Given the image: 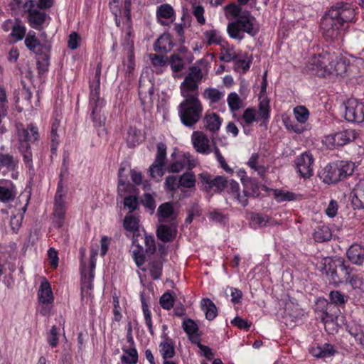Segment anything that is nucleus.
<instances>
[{"label": "nucleus", "mask_w": 364, "mask_h": 364, "mask_svg": "<svg viewBox=\"0 0 364 364\" xmlns=\"http://www.w3.org/2000/svg\"><path fill=\"white\" fill-rule=\"evenodd\" d=\"M203 79L201 69L198 66H191L188 75L181 83V93H199L198 84Z\"/></svg>", "instance_id": "9"}, {"label": "nucleus", "mask_w": 364, "mask_h": 364, "mask_svg": "<svg viewBox=\"0 0 364 364\" xmlns=\"http://www.w3.org/2000/svg\"><path fill=\"white\" fill-rule=\"evenodd\" d=\"M178 223H159L156 228V236L164 242L173 241L178 232Z\"/></svg>", "instance_id": "15"}, {"label": "nucleus", "mask_w": 364, "mask_h": 364, "mask_svg": "<svg viewBox=\"0 0 364 364\" xmlns=\"http://www.w3.org/2000/svg\"><path fill=\"white\" fill-rule=\"evenodd\" d=\"M323 269L329 282L337 286L348 279L351 267L346 264L343 258L338 257L326 258Z\"/></svg>", "instance_id": "7"}, {"label": "nucleus", "mask_w": 364, "mask_h": 364, "mask_svg": "<svg viewBox=\"0 0 364 364\" xmlns=\"http://www.w3.org/2000/svg\"><path fill=\"white\" fill-rule=\"evenodd\" d=\"M48 50L47 51H34L33 53L38 55V58L37 59V68H38V75L41 76L43 75L46 71L48 70V67L50 65L49 60H50V48L51 46L50 44L47 46Z\"/></svg>", "instance_id": "30"}, {"label": "nucleus", "mask_w": 364, "mask_h": 364, "mask_svg": "<svg viewBox=\"0 0 364 364\" xmlns=\"http://www.w3.org/2000/svg\"><path fill=\"white\" fill-rule=\"evenodd\" d=\"M314 162L313 155L306 151L295 159L294 164L299 175L304 178H308L313 176Z\"/></svg>", "instance_id": "13"}, {"label": "nucleus", "mask_w": 364, "mask_h": 364, "mask_svg": "<svg viewBox=\"0 0 364 364\" xmlns=\"http://www.w3.org/2000/svg\"><path fill=\"white\" fill-rule=\"evenodd\" d=\"M294 114L296 121L299 123H305L309 116V110L304 106H297L294 109Z\"/></svg>", "instance_id": "52"}, {"label": "nucleus", "mask_w": 364, "mask_h": 364, "mask_svg": "<svg viewBox=\"0 0 364 364\" xmlns=\"http://www.w3.org/2000/svg\"><path fill=\"white\" fill-rule=\"evenodd\" d=\"M173 15L174 10L169 4H162L157 8L156 17L161 24H164V22L161 20V18H171Z\"/></svg>", "instance_id": "45"}, {"label": "nucleus", "mask_w": 364, "mask_h": 364, "mask_svg": "<svg viewBox=\"0 0 364 364\" xmlns=\"http://www.w3.org/2000/svg\"><path fill=\"white\" fill-rule=\"evenodd\" d=\"M124 355L121 357L122 364H136L138 362V353L135 347L129 349L122 348Z\"/></svg>", "instance_id": "40"}, {"label": "nucleus", "mask_w": 364, "mask_h": 364, "mask_svg": "<svg viewBox=\"0 0 364 364\" xmlns=\"http://www.w3.org/2000/svg\"><path fill=\"white\" fill-rule=\"evenodd\" d=\"M26 34V28L21 24V21L16 20L15 24L13 26L12 32L11 35L16 38V40L21 41L23 38Z\"/></svg>", "instance_id": "55"}, {"label": "nucleus", "mask_w": 364, "mask_h": 364, "mask_svg": "<svg viewBox=\"0 0 364 364\" xmlns=\"http://www.w3.org/2000/svg\"><path fill=\"white\" fill-rule=\"evenodd\" d=\"M338 167L339 168L341 179L346 178L347 176L353 174L355 168L354 163L351 161H338Z\"/></svg>", "instance_id": "46"}, {"label": "nucleus", "mask_w": 364, "mask_h": 364, "mask_svg": "<svg viewBox=\"0 0 364 364\" xmlns=\"http://www.w3.org/2000/svg\"><path fill=\"white\" fill-rule=\"evenodd\" d=\"M355 138L356 133L355 130L349 129L326 136L325 142L328 146H342L354 141Z\"/></svg>", "instance_id": "12"}, {"label": "nucleus", "mask_w": 364, "mask_h": 364, "mask_svg": "<svg viewBox=\"0 0 364 364\" xmlns=\"http://www.w3.org/2000/svg\"><path fill=\"white\" fill-rule=\"evenodd\" d=\"M332 232L327 225L318 226L313 234V238L316 242H324L331 240Z\"/></svg>", "instance_id": "34"}, {"label": "nucleus", "mask_w": 364, "mask_h": 364, "mask_svg": "<svg viewBox=\"0 0 364 364\" xmlns=\"http://www.w3.org/2000/svg\"><path fill=\"white\" fill-rule=\"evenodd\" d=\"M183 331L189 336L196 334L198 331L197 323L191 318L183 321L182 324Z\"/></svg>", "instance_id": "58"}, {"label": "nucleus", "mask_w": 364, "mask_h": 364, "mask_svg": "<svg viewBox=\"0 0 364 364\" xmlns=\"http://www.w3.org/2000/svg\"><path fill=\"white\" fill-rule=\"evenodd\" d=\"M163 271V262L161 259H154L149 263V274L154 280L161 278Z\"/></svg>", "instance_id": "43"}, {"label": "nucleus", "mask_w": 364, "mask_h": 364, "mask_svg": "<svg viewBox=\"0 0 364 364\" xmlns=\"http://www.w3.org/2000/svg\"><path fill=\"white\" fill-rule=\"evenodd\" d=\"M348 65L347 59L340 53L326 50L312 59L309 69L318 77L343 76Z\"/></svg>", "instance_id": "2"}, {"label": "nucleus", "mask_w": 364, "mask_h": 364, "mask_svg": "<svg viewBox=\"0 0 364 364\" xmlns=\"http://www.w3.org/2000/svg\"><path fill=\"white\" fill-rule=\"evenodd\" d=\"M228 104L232 112L239 109L242 107V100L236 92H231L228 96Z\"/></svg>", "instance_id": "53"}, {"label": "nucleus", "mask_w": 364, "mask_h": 364, "mask_svg": "<svg viewBox=\"0 0 364 364\" xmlns=\"http://www.w3.org/2000/svg\"><path fill=\"white\" fill-rule=\"evenodd\" d=\"M344 283L350 284L353 289H360L364 286L363 278L353 272V268H351L349 277Z\"/></svg>", "instance_id": "49"}, {"label": "nucleus", "mask_w": 364, "mask_h": 364, "mask_svg": "<svg viewBox=\"0 0 364 364\" xmlns=\"http://www.w3.org/2000/svg\"><path fill=\"white\" fill-rule=\"evenodd\" d=\"M244 186V197L257 198L260 195L259 182L256 178H246L242 179Z\"/></svg>", "instance_id": "28"}, {"label": "nucleus", "mask_w": 364, "mask_h": 364, "mask_svg": "<svg viewBox=\"0 0 364 364\" xmlns=\"http://www.w3.org/2000/svg\"><path fill=\"white\" fill-rule=\"evenodd\" d=\"M17 162L13 155L0 151V167H5L9 171H14L16 167Z\"/></svg>", "instance_id": "42"}, {"label": "nucleus", "mask_w": 364, "mask_h": 364, "mask_svg": "<svg viewBox=\"0 0 364 364\" xmlns=\"http://www.w3.org/2000/svg\"><path fill=\"white\" fill-rule=\"evenodd\" d=\"M140 203L146 208L151 210V213H154L156 208V203L154 198L150 193H144L141 198Z\"/></svg>", "instance_id": "60"}, {"label": "nucleus", "mask_w": 364, "mask_h": 364, "mask_svg": "<svg viewBox=\"0 0 364 364\" xmlns=\"http://www.w3.org/2000/svg\"><path fill=\"white\" fill-rule=\"evenodd\" d=\"M179 212L174 207L173 202L161 203L156 212L159 223H178Z\"/></svg>", "instance_id": "14"}, {"label": "nucleus", "mask_w": 364, "mask_h": 364, "mask_svg": "<svg viewBox=\"0 0 364 364\" xmlns=\"http://www.w3.org/2000/svg\"><path fill=\"white\" fill-rule=\"evenodd\" d=\"M159 303L163 309L170 310L173 306L174 298L169 292H166L161 296Z\"/></svg>", "instance_id": "59"}, {"label": "nucleus", "mask_w": 364, "mask_h": 364, "mask_svg": "<svg viewBox=\"0 0 364 364\" xmlns=\"http://www.w3.org/2000/svg\"><path fill=\"white\" fill-rule=\"evenodd\" d=\"M180 187L191 188L196 185L195 175L192 172H186L178 177Z\"/></svg>", "instance_id": "48"}, {"label": "nucleus", "mask_w": 364, "mask_h": 364, "mask_svg": "<svg viewBox=\"0 0 364 364\" xmlns=\"http://www.w3.org/2000/svg\"><path fill=\"white\" fill-rule=\"evenodd\" d=\"M17 135L20 141L19 150L23 155V159L26 166L29 169H33V160L31 146L28 141H36L39 138L38 128L33 124H29L27 128L18 127Z\"/></svg>", "instance_id": "6"}, {"label": "nucleus", "mask_w": 364, "mask_h": 364, "mask_svg": "<svg viewBox=\"0 0 364 364\" xmlns=\"http://www.w3.org/2000/svg\"><path fill=\"white\" fill-rule=\"evenodd\" d=\"M330 304L338 307L343 306L348 301V296L342 294L340 291L333 290L329 293Z\"/></svg>", "instance_id": "41"}, {"label": "nucleus", "mask_w": 364, "mask_h": 364, "mask_svg": "<svg viewBox=\"0 0 364 364\" xmlns=\"http://www.w3.org/2000/svg\"><path fill=\"white\" fill-rule=\"evenodd\" d=\"M205 127L212 132L219 130L221 126V119L216 113H212L206 115L205 117Z\"/></svg>", "instance_id": "38"}, {"label": "nucleus", "mask_w": 364, "mask_h": 364, "mask_svg": "<svg viewBox=\"0 0 364 364\" xmlns=\"http://www.w3.org/2000/svg\"><path fill=\"white\" fill-rule=\"evenodd\" d=\"M193 55L189 53V56L181 57L178 53H173L168 58V64L173 73H179L185 68V61L188 63H192Z\"/></svg>", "instance_id": "22"}, {"label": "nucleus", "mask_w": 364, "mask_h": 364, "mask_svg": "<svg viewBox=\"0 0 364 364\" xmlns=\"http://www.w3.org/2000/svg\"><path fill=\"white\" fill-rule=\"evenodd\" d=\"M154 95V85L150 81L148 83L139 82V97L142 104L152 102Z\"/></svg>", "instance_id": "31"}, {"label": "nucleus", "mask_w": 364, "mask_h": 364, "mask_svg": "<svg viewBox=\"0 0 364 364\" xmlns=\"http://www.w3.org/2000/svg\"><path fill=\"white\" fill-rule=\"evenodd\" d=\"M201 309L205 311V318L209 321L213 320L218 314L215 304L208 298H203L200 302Z\"/></svg>", "instance_id": "35"}, {"label": "nucleus", "mask_w": 364, "mask_h": 364, "mask_svg": "<svg viewBox=\"0 0 364 364\" xmlns=\"http://www.w3.org/2000/svg\"><path fill=\"white\" fill-rule=\"evenodd\" d=\"M101 66L97 65L94 79L90 81L89 109L91 111L92 120L95 127H103L106 118L102 109L105 105L104 98L100 97Z\"/></svg>", "instance_id": "4"}, {"label": "nucleus", "mask_w": 364, "mask_h": 364, "mask_svg": "<svg viewBox=\"0 0 364 364\" xmlns=\"http://www.w3.org/2000/svg\"><path fill=\"white\" fill-rule=\"evenodd\" d=\"M38 296L39 301L43 304H50L53 301V292L48 282L46 281L41 284Z\"/></svg>", "instance_id": "33"}, {"label": "nucleus", "mask_w": 364, "mask_h": 364, "mask_svg": "<svg viewBox=\"0 0 364 364\" xmlns=\"http://www.w3.org/2000/svg\"><path fill=\"white\" fill-rule=\"evenodd\" d=\"M166 159V145L160 142L157 144V153L154 164L149 168L151 176H154V168H157L158 173H161V168L165 165Z\"/></svg>", "instance_id": "21"}, {"label": "nucleus", "mask_w": 364, "mask_h": 364, "mask_svg": "<svg viewBox=\"0 0 364 364\" xmlns=\"http://www.w3.org/2000/svg\"><path fill=\"white\" fill-rule=\"evenodd\" d=\"M310 353L318 358H326L334 355L336 350L334 346L330 343H324L323 345L312 346L309 350Z\"/></svg>", "instance_id": "27"}, {"label": "nucleus", "mask_w": 364, "mask_h": 364, "mask_svg": "<svg viewBox=\"0 0 364 364\" xmlns=\"http://www.w3.org/2000/svg\"><path fill=\"white\" fill-rule=\"evenodd\" d=\"M25 45L27 48L32 52H43L47 51V46L50 45V43L48 41L41 43L39 40L36 37L35 32L30 31L25 38Z\"/></svg>", "instance_id": "24"}, {"label": "nucleus", "mask_w": 364, "mask_h": 364, "mask_svg": "<svg viewBox=\"0 0 364 364\" xmlns=\"http://www.w3.org/2000/svg\"><path fill=\"white\" fill-rule=\"evenodd\" d=\"M14 198L15 194L10 188L0 186V201L6 203L13 200Z\"/></svg>", "instance_id": "61"}, {"label": "nucleus", "mask_w": 364, "mask_h": 364, "mask_svg": "<svg viewBox=\"0 0 364 364\" xmlns=\"http://www.w3.org/2000/svg\"><path fill=\"white\" fill-rule=\"evenodd\" d=\"M242 119L247 124H250L256 120V111L254 108H247L242 114Z\"/></svg>", "instance_id": "64"}, {"label": "nucleus", "mask_w": 364, "mask_h": 364, "mask_svg": "<svg viewBox=\"0 0 364 364\" xmlns=\"http://www.w3.org/2000/svg\"><path fill=\"white\" fill-rule=\"evenodd\" d=\"M259 31V25L250 11L244 10L242 14L235 21L230 22L227 26V31L230 38L242 41L247 33L251 37L256 36Z\"/></svg>", "instance_id": "5"}, {"label": "nucleus", "mask_w": 364, "mask_h": 364, "mask_svg": "<svg viewBox=\"0 0 364 364\" xmlns=\"http://www.w3.org/2000/svg\"><path fill=\"white\" fill-rule=\"evenodd\" d=\"M351 204L353 209L364 208V178L360 179L351 193Z\"/></svg>", "instance_id": "20"}, {"label": "nucleus", "mask_w": 364, "mask_h": 364, "mask_svg": "<svg viewBox=\"0 0 364 364\" xmlns=\"http://www.w3.org/2000/svg\"><path fill=\"white\" fill-rule=\"evenodd\" d=\"M225 11L231 14L234 18H237L240 16L243 11L242 8L235 3H230L225 6Z\"/></svg>", "instance_id": "63"}, {"label": "nucleus", "mask_w": 364, "mask_h": 364, "mask_svg": "<svg viewBox=\"0 0 364 364\" xmlns=\"http://www.w3.org/2000/svg\"><path fill=\"white\" fill-rule=\"evenodd\" d=\"M132 245L137 247L136 250H134L132 252V258L134 260L136 265L141 268V265L145 262V255L143 252L144 248L139 242L138 245L136 244Z\"/></svg>", "instance_id": "51"}, {"label": "nucleus", "mask_w": 364, "mask_h": 364, "mask_svg": "<svg viewBox=\"0 0 364 364\" xmlns=\"http://www.w3.org/2000/svg\"><path fill=\"white\" fill-rule=\"evenodd\" d=\"M198 178L206 191L214 189L215 192L220 193L228 186V180L222 176L213 177L208 173L203 172Z\"/></svg>", "instance_id": "11"}, {"label": "nucleus", "mask_w": 364, "mask_h": 364, "mask_svg": "<svg viewBox=\"0 0 364 364\" xmlns=\"http://www.w3.org/2000/svg\"><path fill=\"white\" fill-rule=\"evenodd\" d=\"M174 46L172 41V36L168 33H164L155 41L154 50L156 52L167 53L170 52Z\"/></svg>", "instance_id": "23"}, {"label": "nucleus", "mask_w": 364, "mask_h": 364, "mask_svg": "<svg viewBox=\"0 0 364 364\" xmlns=\"http://www.w3.org/2000/svg\"><path fill=\"white\" fill-rule=\"evenodd\" d=\"M355 17V8L350 0H338L334 3L321 20L322 34L328 41H334L340 34L345 23Z\"/></svg>", "instance_id": "1"}, {"label": "nucleus", "mask_w": 364, "mask_h": 364, "mask_svg": "<svg viewBox=\"0 0 364 364\" xmlns=\"http://www.w3.org/2000/svg\"><path fill=\"white\" fill-rule=\"evenodd\" d=\"M252 63V57L250 56L247 60L245 59H236L234 62L235 70L242 69V73L245 74L250 69Z\"/></svg>", "instance_id": "56"}, {"label": "nucleus", "mask_w": 364, "mask_h": 364, "mask_svg": "<svg viewBox=\"0 0 364 364\" xmlns=\"http://www.w3.org/2000/svg\"><path fill=\"white\" fill-rule=\"evenodd\" d=\"M346 255L352 263L360 265L364 261V247L357 243L353 244L348 249Z\"/></svg>", "instance_id": "29"}, {"label": "nucleus", "mask_w": 364, "mask_h": 364, "mask_svg": "<svg viewBox=\"0 0 364 364\" xmlns=\"http://www.w3.org/2000/svg\"><path fill=\"white\" fill-rule=\"evenodd\" d=\"M184 98L178 107V115L181 123L193 128L202 117L203 105L199 100V93H181Z\"/></svg>", "instance_id": "3"}, {"label": "nucleus", "mask_w": 364, "mask_h": 364, "mask_svg": "<svg viewBox=\"0 0 364 364\" xmlns=\"http://www.w3.org/2000/svg\"><path fill=\"white\" fill-rule=\"evenodd\" d=\"M223 95V92L212 87L206 88L203 92L204 98L210 100L211 103H216L219 102Z\"/></svg>", "instance_id": "50"}, {"label": "nucleus", "mask_w": 364, "mask_h": 364, "mask_svg": "<svg viewBox=\"0 0 364 364\" xmlns=\"http://www.w3.org/2000/svg\"><path fill=\"white\" fill-rule=\"evenodd\" d=\"M226 188H228V193L236 199H237L243 207L247 205L248 200L244 196L242 197L240 195V186L237 182H236L234 180L228 181V186Z\"/></svg>", "instance_id": "36"}, {"label": "nucleus", "mask_w": 364, "mask_h": 364, "mask_svg": "<svg viewBox=\"0 0 364 364\" xmlns=\"http://www.w3.org/2000/svg\"><path fill=\"white\" fill-rule=\"evenodd\" d=\"M24 6L25 8L28 7V19L31 26L34 29L39 30L46 21L47 16L45 12L33 9V7L35 6V1L33 0L27 1Z\"/></svg>", "instance_id": "16"}, {"label": "nucleus", "mask_w": 364, "mask_h": 364, "mask_svg": "<svg viewBox=\"0 0 364 364\" xmlns=\"http://www.w3.org/2000/svg\"><path fill=\"white\" fill-rule=\"evenodd\" d=\"M63 175L64 172L61 171L57 191L54 197L53 224L54 227L57 228H61L63 226L65 220L66 207L64 198L67 193V188L63 186Z\"/></svg>", "instance_id": "8"}, {"label": "nucleus", "mask_w": 364, "mask_h": 364, "mask_svg": "<svg viewBox=\"0 0 364 364\" xmlns=\"http://www.w3.org/2000/svg\"><path fill=\"white\" fill-rule=\"evenodd\" d=\"M162 338L164 341L159 344V351L163 358L166 360L175 355V349L173 340L166 333H164Z\"/></svg>", "instance_id": "32"}, {"label": "nucleus", "mask_w": 364, "mask_h": 364, "mask_svg": "<svg viewBox=\"0 0 364 364\" xmlns=\"http://www.w3.org/2000/svg\"><path fill=\"white\" fill-rule=\"evenodd\" d=\"M81 271V294H83V292L85 290L92 289L93 284L92 281L95 276L94 272H89V276L87 277L85 271L86 267L85 264H81L80 267Z\"/></svg>", "instance_id": "37"}, {"label": "nucleus", "mask_w": 364, "mask_h": 364, "mask_svg": "<svg viewBox=\"0 0 364 364\" xmlns=\"http://www.w3.org/2000/svg\"><path fill=\"white\" fill-rule=\"evenodd\" d=\"M259 155L258 153H254L250 156L249 161H247V166L257 172L258 175L261 177L265 176L267 172V168L264 165L259 164Z\"/></svg>", "instance_id": "39"}, {"label": "nucleus", "mask_w": 364, "mask_h": 364, "mask_svg": "<svg viewBox=\"0 0 364 364\" xmlns=\"http://www.w3.org/2000/svg\"><path fill=\"white\" fill-rule=\"evenodd\" d=\"M190 154H184L183 159L170 164L167 168L169 173H178L186 167L188 170L193 168L196 166L194 161L190 160Z\"/></svg>", "instance_id": "26"}, {"label": "nucleus", "mask_w": 364, "mask_h": 364, "mask_svg": "<svg viewBox=\"0 0 364 364\" xmlns=\"http://www.w3.org/2000/svg\"><path fill=\"white\" fill-rule=\"evenodd\" d=\"M332 308L333 306L330 302H328L326 299L319 298L316 302L315 310L316 311L322 313L321 317V319L325 322L332 321L335 318H336V316L331 312Z\"/></svg>", "instance_id": "25"}, {"label": "nucleus", "mask_w": 364, "mask_h": 364, "mask_svg": "<svg viewBox=\"0 0 364 364\" xmlns=\"http://www.w3.org/2000/svg\"><path fill=\"white\" fill-rule=\"evenodd\" d=\"M337 162L326 165L318 173L320 178L326 184L336 183L341 181Z\"/></svg>", "instance_id": "18"}, {"label": "nucleus", "mask_w": 364, "mask_h": 364, "mask_svg": "<svg viewBox=\"0 0 364 364\" xmlns=\"http://www.w3.org/2000/svg\"><path fill=\"white\" fill-rule=\"evenodd\" d=\"M124 208L129 210V213L132 214L139 208V201L136 196L129 195L124 198Z\"/></svg>", "instance_id": "47"}, {"label": "nucleus", "mask_w": 364, "mask_h": 364, "mask_svg": "<svg viewBox=\"0 0 364 364\" xmlns=\"http://www.w3.org/2000/svg\"><path fill=\"white\" fill-rule=\"evenodd\" d=\"M275 198L279 201H291L296 199V194L289 191H282L279 190H273Z\"/></svg>", "instance_id": "57"}, {"label": "nucleus", "mask_w": 364, "mask_h": 364, "mask_svg": "<svg viewBox=\"0 0 364 364\" xmlns=\"http://www.w3.org/2000/svg\"><path fill=\"white\" fill-rule=\"evenodd\" d=\"M345 119L349 122H364V105L355 98L348 99L345 103Z\"/></svg>", "instance_id": "10"}, {"label": "nucleus", "mask_w": 364, "mask_h": 364, "mask_svg": "<svg viewBox=\"0 0 364 364\" xmlns=\"http://www.w3.org/2000/svg\"><path fill=\"white\" fill-rule=\"evenodd\" d=\"M139 218L134 214H127L123 220V228L129 232L133 234L132 244L138 245L139 238L143 239L139 233Z\"/></svg>", "instance_id": "17"}, {"label": "nucleus", "mask_w": 364, "mask_h": 364, "mask_svg": "<svg viewBox=\"0 0 364 364\" xmlns=\"http://www.w3.org/2000/svg\"><path fill=\"white\" fill-rule=\"evenodd\" d=\"M259 117L264 121L269 118V106L268 102L262 101L259 104Z\"/></svg>", "instance_id": "62"}, {"label": "nucleus", "mask_w": 364, "mask_h": 364, "mask_svg": "<svg viewBox=\"0 0 364 364\" xmlns=\"http://www.w3.org/2000/svg\"><path fill=\"white\" fill-rule=\"evenodd\" d=\"M164 185L166 190L171 192H174L180 188L178 178L173 175L166 178Z\"/></svg>", "instance_id": "54"}, {"label": "nucleus", "mask_w": 364, "mask_h": 364, "mask_svg": "<svg viewBox=\"0 0 364 364\" xmlns=\"http://www.w3.org/2000/svg\"><path fill=\"white\" fill-rule=\"evenodd\" d=\"M269 216L260 213H255L251 216V226L254 228H264L269 224Z\"/></svg>", "instance_id": "44"}, {"label": "nucleus", "mask_w": 364, "mask_h": 364, "mask_svg": "<svg viewBox=\"0 0 364 364\" xmlns=\"http://www.w3.org/2000/svg\"><path fill=\"white\" fill-rule=\"evenodd\" d=\"M193 145L200 154H208L211 152L208 136L202 132H194L192 135Z\"/></svg>", "instance_id": "19"}]
</instances>
